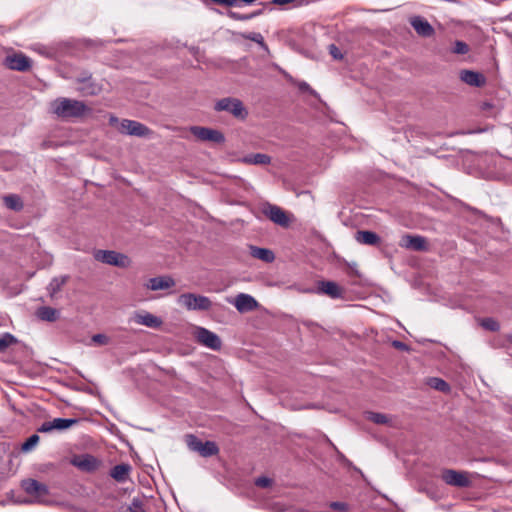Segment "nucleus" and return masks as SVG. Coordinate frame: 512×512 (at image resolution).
<instances>
[{"label":"nucleus","mask_w":512,"mask_h":512,"mask_svg":"<svg viewBox=\"0 0 512 512\" xmlns=\"http://www.w3.org/2000/svg\"><path fill=\"white\" fill-rule=\"evenodd\" d=\"M22 487L26 493L33 495L37 501L44 503V497L48 494V487L34 479H27L22 482Z\"/></svg>","instance_id":"4468645a"},{"label":"nucleus","mask_w":512,"mask_h":512,"mask_svg":"<svg viewBox=\"0 0 512 512\" xmlns=\"http://www.w3.org/2000/svg\"><path fill=\"white\" fill-rule=\"evenodd\" d=\"M481 326L489 331H498L500 328L499 323L493 318H484L481 321Z\"/></svg>","instance_id":"c9c22d12"},{"label":"nucleus","mask_w":512,"mask_h":512,"mask_svg":"<svg viewBox=\"0 0 512 512\" xmlns=\"http://www.w3.org/2000/svg\"><path fill=\"white\" fill-rule=\"evenodd\" d=\"M5 206L13 211H21L23 209V201L17 194H9L3 197Z\"/></svg>","instance_id":"bb28decb"},{"label":"nucleus","mask_w":512,"mask_h":512,"mask_svg":"<svg viewBox=\"0 0 512 512\" xmlns=\"http://www.w3.org/2000/svg\"><path fill=\"white\" fill-rule=\"evenodd\" d=\"M78 422V419L72 418H55L52 421H46L38 428V432L48 433L53 430H65Z\"/></svg>","instance_id":"ddd939ff"},{"label":"nucleus","mask_w":512,"mask_h":512,"mask_svg":"<svg viewBox=\"0 0 512 512\" xmlns=\"http://www.w3.org/2000/svg\"><path fill=\"white\" fill-rule=\"evenodd\" d=\"M394 345H395L396 347H402V346H403V344H402L401 342H397V341H396V342H394Z\"/></svg>","instance_id":"49530a36"},{"label":"nucleus","mask_w":512,"mask_h":512,"mask_svg":"<svg viewBox=\"0 0 512 512\" xmlns=\"http://www.w3.org/2000/svg\"><path fill=\"white\" fill-rule=\"evenodd\" d=\"M17 342V339L10 333H4L0 336V352L4 351L10 345Z\"/></svg>","instance_id":"72a5a7b5"},{"label":"nucleus","mask_w":512,"mask_h":512,"mask_svg":"<svg viewBox=\"0 0 512 512\" xmlns=\"http://www.w3.org/2000/svg\"><path fill=\"white\" fill-rule=\"evenodd\" d=\"M263 213L272 222L281 227H288L290 224V219L287 213L279 206L267 204L263 208Z\"/></svg>","instance_id":"9d476101"},{"label":"nucleus","mask_w":512,"mask_h":512,"mask_svg":"<svg viewBox=\"0 0 512 512\" xmlns=\"http://www.w3.org/2000/svg\"><path fill=\"white\" fill-rule=\"evenodd\" d=\"M410 24L416 33L422 37H430L434 34L432 25L421 16H414L410 19Z\"/></svg>","instance_id":"2eb2a0df"},{"label":"nucleus","mask_w":512,"mask_h":512,"mask_svg":"<svg viewBox=\"0 0 512 512\" xmlns=\"http://www.w3.org/2000/svg\"><path fill=\"white\" fill-rule=\"evenodd\" d=\"M485 108H488L490 105L488 103H485Z\"/></svg>","instance_id":"8fccbe9b"},{"label":"nucleus","mask_w":512,"mask_h":512,"mask_svg":"<svg viewBox=\"0 0 512 512\" xmlns=\"http://www.w3.org/2000/svg\"><path fill=\"white\" fill-rule=\"evenodd\" d=\"M329 53L335 60H341L343 58L342 52L335 44L329 45Z\"/></svg>","instance_id":"a19ab883"},{"label":"nucleus","mask_w":512,"mask_h":512,"mask_svg":"<svg viewBox=\"0 0 512 512\" xmlns=\"http://www.w3.org/2000/svg\"><path fill=\"white\" fill-rule=\"evenodd\" d=\"M4 65L10 70L26 72L30 70L32 61L23 53H14L5 57Z\"/></svg>","instance_id":"0eeeda50"},{"label":"nucleus","mask_w":512,"mask_h":512,"mask_svg":"<svg viewBox=\"0 0 512 512\" xmlns=\"http://www.w3.org/2000/svg\"><path fill=\"white\" fill-rule=\"evenodd\" d=\"M250 254L252 257L262 260L266 263H271L275 259V255L272 250L267 248H260L257 246H250Z\"/></svg>","instance_id":"4be33fe9"},{"label":"nucleus","mask_w":512,"mask_h":512,"mask_svg":"<svg viewBox=\"0 0 512 512\" xmlns=\"http://www.w3.org/2000/svg\"><path fill=\"white\" fill-rule=\"evenodd\" d=\"M191 133L201 141H210L214 143H222L225 140L223 133L218 130L201 127V126H192L190 128Z\"/></svg>","instance_id":"1a4fd4ad"},{"label":"nucleus","mask_w":512,"mask_h":512,"mask_svg":"<svg viewBox=\"0 0 512 512\" xmlns=\"http://www.w3.org/2000/svg\"><path fill=\"white\" fill-rule=\"evenodd\" d=\"M355 239L360 244L364 245H377L380 242V237L372 231L359 230L355 234Z\"/></svg>","instance_id":"412c9836"},{"label":"nucleus","mask_w":512,"mask_h":512,"mask_svg":"<svg viewBox=\"0 0 512 512\" xmlns=\"http://www.w3.org/2000/svg\"><path fill=\"white\" fill-rule=\"evenodd\" d=\"M39 442V436L37 434H33L30 436L21 446L23 452L31 451Z\"/></svg>","instance_id":"f704fd0d"},{"label":"nucleus","mask_w":512,"mask_h":512,"mask_svg":"<svg viewBox=\"0 0 512 512\" xmlns=\"http://www.w3.org/2000/svg\"><path fill=\"white\" fill-rule=\"evenodd\" d=\"M428 384L441 392H448L450 390L449 384L441 378L433 377L429 379Z\"/></svg>","instance_id":"2f4dec72"},{"label":"nucleus","mask_w":512,"mask_h":512,"mask_svg":"<svg viewBox=\"0 0 512 512\" xmlns=\"http://www.w3.org/2000/svg\"><path fill=\"white\" fill-rule=\"evenodd\" d=\"M36 315L43 321L54 322L57 320L59 312L55 308L42 306L37 309Z\"/></svg>","instance_id":"a878e982"},{"label":"nucleus","mask_w":512,"mask_h":512,"mask_svg":"<svg viewBox=\"0 0 512 512\" xmlns=\"http://www.w3.org/2000/svg\"><path fill=\"white\" fill-rule=\"evenodd\" d=\"M258 14H259V12L251 13V14H240L237 12L229 11L228 16L234 20L245 21V20L252 19L254 16H256Z\"/></svg>","instance_id":"e433bc0d"},{"label":"nucleus","mask_w":512,"mask_h":512,"mask_svg":"<svg viewBox=\"0 0 512 512\" xmlns=\"http://www.w3.org/2000/svg\"><path fill=\"white\" fill-rule=\"evenodd\" d=\"M271 484H272V480L270 478H268V477H265V476L258 477L255 480V485L258 486V487H261V488L270 487Z\"/></svg>","instance_id":"ea45409f"},{"label":"nucleus","mask_w":512,"mask_h":512,"mask_svg":"<svg viewBox=\"0 0 512 512\" xmlns=\"http://www.w3.org/2000/svg\"><path fill=\"white\" fill-rule=\"evenodd\" d=\"M507 339L512 343V334L508 335Z\"/></svg>","instance_id":"de8ad7c7"},{"label":"nucleus","mask_w":512,"mask_h":512,"mask_svg":"<svg viewBox=\"0 0 512 512\" xmlns=\"http://www.w3.org/2000/svg\"><path fill=\"white\" fill-rule=\"evenodd\" d=\"M50 109L58 118L69 120L80 118L90 111L83 101L60 97L50 104Z\"/></svg>","instance_id":"f257e3e1"},{"label":"nucleus","mask_w":512,"mask_h":512,"mask_svg":"<svg viewBox=\"0 0 512 512\" xmlns=\"http://www.w3.org/2000/svg\"><path fill=\"white\" fill-rule=\"evenodd\" d=\"M468 51H469V46L465 42H463V41H456L455 42V45H454V48H453V52L455 54L463 55V54L468 53Z\"/></svg>","instance_id":"4c0bfd02"},{"label":"nucleus","mask_w":512,"mask_h":512,"mask_svg":"<svg viewBox=\"0 0 512 512\" xmlns=\"http://www.w3.org/2000/svg\"><path fill=\"white\" fill-rule=\"evenodd\" d=\"M174 285L175 281L173 278L169 276H159L150 278L146 286L150 290L157 291L171 288Z\"/></svg>","instance_id":"aec40b11"},{"label":"nucleus","mask_w":512,"mask_h":512,"mask_svg":"<svg viewBox=\"0 0 512 512\" xmlns=\"http://www.w3.org/2000/svg\"><path fill=\"white\" fill-rule=\"evenodd\" d=\"M234 305L239 312H246L255 309L257 301L248 294L240 293L236 296Z\"/></svg>","instance_id":"a211bd4d"},{"label":"nucleus","mask_w":512,"mask_h":512,"mask_svg":"<svg viewBox=\"0 0 512 512\" xmlns=\"http://www.w3.org/2000/svg\"><path fill=\"white\" fill-rule=\"evenodd\" d=\"M214 110L217 112L226 111L240 120H244L248 116V111L243 102L234 97L219 99L214 105Z\"/></svg>","instance_id":"f03ea898"},{"label":"nucleus","mask_w":512,"mask_h":512,"mask_svg":"<svg viewBox=\"0 0 512 512\" xmlns=\"http://www.w3.org/2000/svg\"><path fill=\"white\" fill-rule=\"evenodd\" d=\"M131 467L129 464L115 465L110 472V476L117 482H125L128 479Z\"/></svg>","instance_id":"b1692460"},{"label":"nucleus","mask_w":512,"mask_h":512,"mask_svg":"<svg viewBox=\"0 0 512 512\" xmlns=\"http://www.w3.org/2000/svg\"><path fill=\"white\" fill-rule=\"evenodd\" d=\"M115 122H117V118L116 117H111L110 118V123L113 124Z\"/></svg>","instance_id":"a18cd8bd"},{"label":"nucleus","mask_w":512,"mask_h":512,"mask_svg":"<svg viewBox=\"0 0 512 512\" xmlns=\"http://www.w3.org/2000/svg\"><path fill=\"white\" fill-rule=\"evenodd\" d=\"M319 289L322 293L334 299L340 298L343 292L339 285L332 281H322L320 283Z\"/></svg>","instance_id":"393cba45"},{"label":"nucleus","mask_w":512,"mask_h":512,"mask_svg":"<svg viewBox=\"0 0 512 512\" xmlns=\"http://www.w3.org/2000/svg\"><path fill=\"white\" fill-rule=\"evenodd\" d=\"M219 453V448L213 441L203 442L199 454L202 457H211Z\"/></svg>","instance_id":"c85d7f7f"},{"label":"nucleus","mask_w":512,"mask_h":512,"mask_svg":"<svg viewBox=\"0 0 512 512\" xmlns=\"http://www.w3.org/2000/svg\"><path fill=\"white\" fill-rule=\"evenodd\" d=\"M441 479L447 485L458 488L469 487L471 484L467 472L457 471L454 469H443L441 472Z\"/></svg>","instance_id":"39448f33"},{"label":"nucleus","mask_w":512,"mask_h":512,"mask_svg":"<svg viewBox=\"0 0 512 512\" xmlns=\"http://www.w3.org/2000/svg\"><path fill=\"white\" fill-rule=\"evenodd\" d=\"M186 444L191 451L199 453L203 442L195 435L186 436Z\"/></svg>","instance_id":"473e14b6"},{"label":"nucleus","mask_w":512,"mask_h":512,"mask_svg":"<svg viewBox=\"0 0 512 512\" xmlns=\"http://www.w3.org/2000/svg\"><path fill=\"white\" fill-rule=\"evenodd\" d=\"M256 1L257 0H238V3L242 2V3L246 4V5H250V4H252V3L256 2Z\"/></svg>","instance_id":"c03bdc74"},{"label":"nucleus","mask_w":512,"mask_h":512,"mask_svg":"<svg viewBox=\"0 0 512 512\" xmlns=\"http://www.w3.org/2000/svg\"><path fill=\"white\" fill-rule=\"evenodd\" d=\"M314 406L310 405V406H305L304 408L305 409H308V408H313Z\"/></svg>","instance_id":"09e8293b"},{"label":"nucleus","mask_w":512,"mask_h":512,"mask_svg":"<svg viewBox=\"0 0 512 512\" xmlns=\"http://www.w3.org/2000/svg\"><path fill=\"white\" fill-rule=\"evenodd\" d=\"M119 130L123 134L137 137H146L151 134V130L144 124L128 119L121 121Z\"/></svg>","instance_id":"6e6552de"},{"label":"nucleus","mask_w":512,"mask_h":512,"mask_svg":"<svg viewBox=\"0 0 512 512\" xmlns=\"http://www.w3.org/2000/svg\"><path fill=\"white\" fill-rule=\"evenodd\" d=\"M366 418L375 424L382 425V424H388L390 422L389 416L386 414H383V413L367 412Z\"/></svg>","instance_id":"7c9ffc66"},{"label":"nucleus","mask_w":512,"mask_h":512,"mask_svg":"<svg viewBox=\"0 0 512 512\" xmlns=\"http://www.w3.org/2000/svg\"><path fill=\"white\" fill-rule=\"evenodd\" d=\"M242 161L252 165H267L271 162V158L267 154L256 153L245 156Z\"/></svg>","instance_id":"cd10ccee"},{"label":"nucleus","mask_w":512,"mask_h":512,"mask_svg":"<svg viewBox=\"0 0 512 512\" xmlns=\"http://www.w3.org/2000/svg\"><path fill=\"white\" fill-rule=\"evenodd\" d=\"M92 342L96 345L102 346L109 343V338L104 334H95L92 336Z\"/></svg>","instance_id":"58836bf2"},{"label":"nucleus","mask_w":512,"mask_h":512,"mask_svg":"<svg viewBox=\"0 0 512 512\" xmlns=\"http://www.w3.org/2000/svg\"><path fill=\"white\" fill-rule=\"evenodd\" d=\"M68 275H63L59 277H54L50 283L47 286V291L51 298H55L57 293L60 292L63 288V286L68 282L69 280Z\"/></svg>","instance_id":"5701e85b"},{"label":"nucleus","mask_w":512,"mask_h":512,"mask_svg":"<svg viewBox=\"0 0 512 512\" xmlns=\"http://www.w3.org/2000/svg\"><path fill=\"white\" fill-rule=\"evenodd\" d=\"M134 322L149 328H158L162 324V320L148 312L136 313Z\"/></svg>","instance_id":"6ab92c4d"},{"label":"nucleus","mask_w":512,"mask_h":512,"mask_svg":"<svg viewBox=\"0 0 512 512\" xmlns=\"http://www.w3.org/2000/svg\"><path fill=\"white\" fill-rule=\"evenodd\" d=\"M241 36L244 39H248V40H251V41L259 44L262 49H264L265 51H268V46L266 45V43L264 41V38H263L261 33H259V32H248V33L241 34Z\"/></svg>","instance_id":"c756f323"},{"label":"nucleus","mask_w":512,"mask_h":512,"mask_svg":"<svg viewBox=\"0 0 512 512\" xmlns=\"http://www.w3.org/2000/svg\"><path fill=\"white\" fill-rule=\"evenodd\" d=\"M76 82L80 84L78 91L85 96H95L102 91V85L95 82L90 73H82Z\"/></svg>","instance_id":"423d86ee"},{"label":"nucleus","mask_w":512,"mask_h":512,"mask_svg":"<svg viewBox=\"0 0 512 512\" xmlns=\"http://www.w3.org/2000/svg\"><path fill=\"white\" fill-rule=\"evenodd\" d=\"M330 508L337 511L345 512L348 510V504L345 502H332L330 503Z\"/></svg>","instance_id":"79ce46f5"},{"label":"nucleus","mask_w":512,"mask_h":512,"mask_svg":"<svg viewBox=\"0 0 512 512\" xmlns=\"http://www.w3.org/2000/svg\"><path fill=\"white\" fill-rule=\"evenodd\" d=\"M460 79L473 87H482L486 83V78L483 74L472 70H462L460 72Z\"/></svg>","instance_id":"f3484780"},{"label":"nucleus","mask_w":512,"mask_h":512,"mask_svg":"<svg viewBox=\"0 0 512 512\" xmlns=\"http://www.w3.org/2000/svg\"><path fill=\"white\" fill-rule=\"evenodd\" d=\"M401 246L414 251H424L427 249V242L422 236L405 235L402 237Z\"/></svg>","instance_id":"dca6fc26"},{"label":"nucleus","mask_w":512,"mask_h":512,"mask_svg":"<svg viewBox=\"0 0 512 512\" xmlns=\"http://www.w3.org/2000/svg\"><path fill=\"white\" fill-rule=\"evenodd\" d=\"M94 258L102 263L120 268H127L131 265L130 258L122 253L113 250H97Z\"/></svg>","instance_id":"20e7f679"},{"label":"nucleus","mask_w":512,"mask_h":512,"mask_svg":"<svg viewBox=\"0 0 512 512\" xmlns=\"http://www.w3.org/2000/svg\"><path fill=\"white\" fill-rule=\"evenodd\" d=\"M71 464L81 471L93 472L99 467L100 461L93 455L82 454L74 456L71 460Z\"/></svg>","instance_id":"f8f14e48"},{"label":"nucleus","mask_w":512,"mask_h":512,"mask_svg":"<svg viewBox=\"0 0 512 512\" xmlns=\"http://www.w3.org/2000/svg\"><path fill=\"white\" fill-rule=\"evenodd\" d=\"M177 302L189 311H207L212 306V302L208 297L194 293L181 294Z\"/></svg>","instance_id":"7ed1b4c3"},{"label":"nucleus","mask_w":512,"mask_h":512,"mask_svg":"<svg viewBox=\"0 0 512 512\" xmlns=\"http://www.w3.org/2000/svg\"><path fill=\"white\" fill-rule=\"evenodd\" d=\"M196 338L200 344L212 350H219L221 348L222 343L219 336L206 328L199 327L196 331Z\"/></svg>","instance_id":"9b49d317"},{"label":"nucleus","mask_w":512,"mask_h":512,"mask_svg":"<svg viewBox=\"0 0 512 512\" xmlns=\"http://www.w3.org/2000/svg\"><path fill=\"white\" fill-rule=\"evenodd\" d=\"M299 88H300V90H302V91L310 90V87H309V85H308L306 82H302V83L299 85Z\"/></svg>","instance_id":"37998d69"}]
</instances>
